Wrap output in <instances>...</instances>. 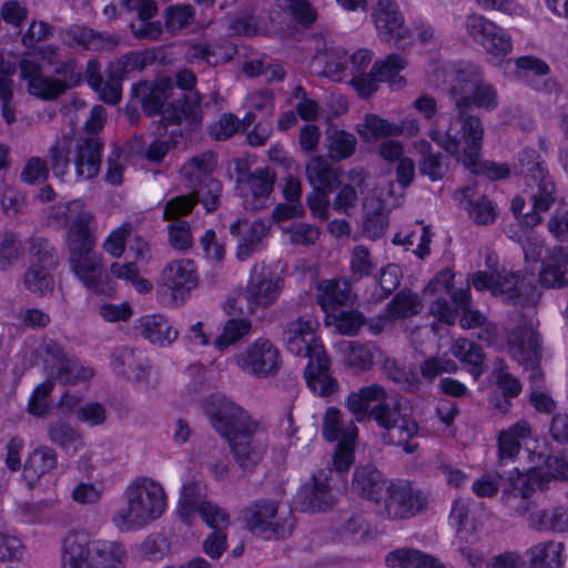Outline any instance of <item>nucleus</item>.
Returning <instances> with one entry per match:
<instances>
[{"instance_id":"nucleus-64","label":"nucleus","mask_w":568,"mask_h":568,"mask_svg":"<svg viewBox=\"0 0 568 568\" xmlns=\"http://www.w3.org/2000/svg\"><path fill=\"white\" fill-rule=\"evenodd\" d=\"M250 331L251 322L248 320L231 318L225 323L221 335L214 341V346L222 352L247 335Z\"/></svg>"},{"instance_id":"nucleus-19","label":"nucleus","mask_w":568,"mask_h":568,"mask_svg":"<svg viewBox=\"0 0 568 568\" xmlns=\"http://www.w3.org/2000/svg\"><path fill=\"white\" fill-rule=\"evenodd\" d=\"M318 328L320 323L313 315H303L287 323L283 333L287 351L298 357L308 358V362H315V358L324 361L326 351L318 337Z\"/></svg>"},{"instance_id":"nucleus-30","label":"nucleus","mask_w":568,"mask_h":568,"mask_svg":"<svg viewBox=\"0 0 568 568\" xmlns=\"http://www.w3.org/2000/svg\"><path fill=\"white\" fill-rule=\"evenodd\" d=\"M333 470L320 471L312 476L296 496V504L303 511H323L332 507L339 488L331 485Z\"/></svg>"},{"instance_id":"nucleus-22","label":"nucleus","mask_w":568,"mask_h":568,"mask_svg":"<svg viewBox=\"0 0 568 568\" xmlns=\"http://www.w3.org/2000/svg\"><path fill=\"white\" fill-rule=\"evenodd\" d=\"M406 65L407 61L403 57L393 53L376 61L368 74L353 77L351 83L362 98L371 97L377 90L378 82H387L392 90H398L406 82L399 74Z\"/></svg>"},{"instance_id":"nucleus-20","label":"nucleus","mask_w":568,"mask_h":568,"mask_svg":"<svg viewBox=\"0 0 568 568\" xmlns=\"http://www.w3.org/2000/svg\"><path fill=\"white\" fill-rule=\"evenodd\" d=\"M43 362V372L48 378L62 384L87 382L93 376V369L83 366L74 358L67 357L60 346L50 341L38 346V358Z\"/></svg>"},{"instance_id":"nucleus-33","label":"nucleus","mask_w":568,"mask_h":568,"mask_svg":"<svg viewBox=\"0 0 568 568\" xmlns=\"http://www.w3.org/2000/svg\"><path fill=\"white\" fill-rule=\"evenodd\" d=\"M316 300L326 315L343 307H352L356 302V294L348 280H322L316 285Z\"/></svg>"},{"instance_id":"nucleus-3","label":"nucleus","mask_w":568,"mask_h":568,"mask_svg":"<svg viewBox=\"0 0 568 568\" xmlns=\"http://www.w3.org/2000/svg\"><path fill=\"white\" fill-rule=\"evenodd\" d=\"M426 84L430 88L447 91L455 101L460 114L450 123L459 121V136L463 134L462 115L475 106L484 110H494L498 105V94L494 84L484 81L480 68L471 62H446L439 59L429 61L426 68ZM469 116H467L468 119ZM466 120V118H465Z\"/></svg>"},{"instance_id":"nucleus-17","label":"nucleus","mask_w":568,"mask_h":568,"mask_svg":"<svg viewBox=\"0 0 568 568\" xmlns=\"http://www.w3.org/2000/svg\"><path fill=\"white\" fill-rule=\"evenodd\" d=\"M322 434L327 442H337L333 457L334 470L337 474L348 470L355 459L357 426L353 420H345L342 412L331 406L324 414Z\"/></svg>"},{"instance_id":"nucleus-32","label":"nucleus","mask_w":568,"mask_h":568,"mask_svg":"<svg viewBox=\"0 0 568 568\" xmlns=\"http://www.w3.org/2000/svg\"><path fill=\"white\" fill-rule=\"evenodd\" d=\"M268 232L270 224L262 219L252 222L246 219H239L232 223L230 233L233 236H239L235 250L236 258L246 261L253 254L262 251L265 247Z\"/></svg>"},{"instance_id":"nucleus-52","label":"nucleus","mask_w":568,"mask_h":568,"mask_svg":"<svg viewBox=\"0 0 568 568\" xmlns=\"http://www.w3.org/2000/svg\"><path fill=\"white\" fill-rule=\"evenodd\" d=\"M529 525L537 530L567 531L568 507L559 506L551 510H539L530 514Z\"/></svg>"},{"instance_id":"nucleus-4","label":"nucleus","mask_w":568,"mask_h":568,"mask_svg":"<svg viewBox=\"0 0 568 568\" xmlns=\"http://www.w3.org/2000/svg\"><path fill=\"white\" fill-rule=\"evenodd\" d=\"M518 174L525 180L532 202V212L525 214L519 231H508V236L520 244L526 263H538L544 253V237L532 226L540 223V213L547 211L555 201V183L549 176L539 154L532 149L519 153Z\"/></svg>"},{"instance_id":"nucleus-60","label":"nucleus","mask_w":568,"mask_h":568,"mask_svg":"<svg viewBox=\"0 0 568 568\" xmlns=\"http://www.w3.org/2000/svg\"><path fill=\"white\" fill-rule=\"evenodd\" d=\"M342 349L345 353V362L349 367L358 371H367L374 361L375 347L356 342H344Z\"/></svg>"},{"instance_id":"nucleus-11","label":"nucleus","mask_w":568,"mask_h":568,"mask_svg":"<svg viewBox=\"0 0 568 568\" xmlns=\"http://www.w3.org/2000/svg\"><path fill=\"white\" fill-rule=\"evenodd\" d=\"M485 265L487 271H477L470 277L475 290L488 291L491 295L500 297L509 304L520 305L527 307L528 312H534L541 293L534 283L532 275L519 277L506 268L499 271L497 268L498 256L494 252H487Z\"/></svg>"},{"instance_id":"nucleus-55","label":"nucleus","mask_w":568,"mask_h":568,"mask_svg":"<svg viewBox=\"0 0 568 568\" xmlns=\"http://www.w3.org/2000/svg\"><path fill=\"white\" fill-rule=\"evenodd\" d=\"M356 136L345 130L328 132L325 139L328 156L336 161L351 158L356 150Z\"/></svg>"},{"instance_id":"nucleus-14","label":"nucleus","mask_w":568,"mask_h":568,"mask_svg":"<svg viewBox=\"0 0 568 568\" xmlns=\"http://www.w3.org/2000/svg\"><path fill=\"white\" fill-rule=\"evenodd\" d=\"M197 488V484L183 485L178 514L186 525H192L199 515L209 527L216 529L204 540L203 549L212 559H217L226 547V536L219 529L227 526L229 514L216 504L202 499L200 494L195 493Z\"/></svg>"},{"instance_id":"nucleus-13","label":"nucleus","mask_w":568,"mask_h":568,"mask_svg":"<svg viewBox=\"0 0 568 568\" xmlns=\"http://www.w3.org/2000/svg\"><path fill=\"white\" fill-rule=\"evenodd\" d=\"M125 549L115 541L90 540L84 532L65 536L61 568H124Z\"/></svg>"},{"instance_id":"nucleus-18","label":"nucleus","mask_w":568,"mask_h":568,"mask_svg":"<svg viewBox=\"0 0 568 568\" xmlns=\"http://www.w3.org/2000/svg\"><path fill=\"white\" fill-rule=\"evenodd\" d=\"M241 519L253 535L263 539L284 538L293 527L291 517L277 516V504L272 500H260L244 508Z\"/></svg>"},{"instance_id":"nucleus-26","label":"nucleus","mask_w":568,"mask_h":568,"mask_svg":"<svg viewBox=\"0 0 568 568\" xmlns=\"http://www.w3.org/2000/svg\"><path fill=\"white\" fill-rule=\"evenodd\" d=\"M282 278L275 271L264 263H257L252 267L245 297L248 308L267 307L273 304L280 295Z\"/></svg>"},{"instance_id":"nucleus-62","label":"nucleus","mask_w":568,"mask_h":568,"mask_svg":"<svg viewBox=\"0 0 568 568\" xmlns=\"http://www.w3.org/2000/svg\"><path fill=\"white\" fill-rule=\"evenodd\" d=\"M418 231H413L407 234L402 232L396 233L393 237V243L396 245H405L407 247L415 246L413 252L420 258L429 254V244L432 241V233L428 226L418 223Z\"/></svg>"},{"instance_id":"nucleus-28","label":"nucleus","mask_w":568,"mask_h":568,"mask_svg":"<svg viewBox=\"0 0 568 568\" xmlns=\"http://www.w3.org/2000/svg\"><path fill=\"white\" fill-rule=\"evenodd\" d=\"M374 22L379 37L386 42H393L403 50L412 44L413 36L404 26V18L393 0H378Z\"/></svg>"},{"instance_id":"nucleus-12","label":"nucleus","mask_w":568,"mask_h":568,"mask_svg":"<svg viewBox=\"0 0 568 568\" xmlns=\"http://www.w3.org/2000/svg\"><path fill=\"white\" fill-rule=\"evenodd\" d=\"M544 465L545 471L539 467H531L526 473L518 468L509 471V488L503 491V499L509 508L520 515L526 514L530 508L528 499L534 493L547 489L552 479L568 480V459L564 455L547 456Z\"/></svg>"},{"instance_id":"nucleus-9","label":"nucleus","mask_w":568,"mask_h":568,"mask_svg":"<svg viewBox=\"0 0 568 568\" xmlns=\"http://www.w3.org/2000/svg\"><path fill=\"white\" fill-rule=\"evenodd\" d=\"M217 158L213 152H205L193 156L181 169L182 176L189 186L196 190V196H175L164 206L163 219L174 220L186 215L199 201L207 213L214 212L220 205L222 184L212 178L216 168Z\"/></svg>"},{"instance_id":"nucleus-50","label":"nucleus","mask_w":568,"mask_h":568,"mask_svg":"<svg viewBox=\"0 0 568 568\" xmlns=\"http://www.w3.org/2000/svg\"><path fill=\"white\" fill-rule=\"evenodd\" d=\"M422 310L419 296L410 291L398 292L385 308L383 320L406 318L417 314Z\"/></svg>"},{"instance_id":"nucleus-31","label":"nucleus","mask_w":568,"mask_h":568,"mask_svg":"<svg viewBox=\"0 0 568 568\" xmlns=\"http://www.w3.org/2000/svg\"><path fill=\"white\" fill-rule=\"evenodd\" d=\"M161 280L176 305H182L199 285L196 266L187 258L169 263L162 272Z\"/></svg>"},{"instance_id":"nucleus-6","label":"nucleus","mask_w":568,"mask_h":568,"mask_svg":"<svg viewBox=\"0 0 568 568\" xmlns=\"http://www.w3.org/2000/svg\"><path fill=\"white\" fill-rule=\"evenodd\" d=\"M345 406L357 422L372 417L384 429L385 444L403 446L408 454L416 450V445L409 442L417 435L418 425L400 413L398 403L384 387L377 384L361 387L346 397Z\"/></svg>"},{"instance_id":"nucleus-7","label":"nucleus","mask_w":568,"mask_h":568,"mask_svg":"<svg viewBox=\"0 0 568 568\" xmlns=\"http://www.w3.org/2000/svg\"><path fill=\"white\" fill-rule=\"evenodd\" d=\"M452 302L454 306H450L447 300L438 298L429 306L432 315L439 323L447 326L444 328L447 334L449 333L448 327L456 323L458 314H460L459 325L462 328L470 329L480 327V333L478 334V338L480 341L497 351H507L509 353V339L514 338L515 344L526 346V329H529L530 327L531 329H535V320L532 318L534 312H527L530 316L528 323L523 326H518L517 329L513 332H507L494 323L486 322V317L483 313L471 308V293L468 286L454 291L452 293Z\"/></svg>"},{"instance_id":"nucleus-38","label":"nucleus","mask_w":568,"mask_h":568,"mask_svg":"<svg viewBox=\"0 0 568 568\" xmlns=\"http://www.w3.org/2000/svg\"><path fill=\"white\" fill-rule=\"evenodd\" d=\"M102 143L90 136L78 142L73 164L78 180H90L98 175L101 165Z\"/></svg>"},{"instance_id":"nucleus-47","label":"nucleus","mask_w":568,"mask_h":568,"mask_svg":"<svg viewBox=\"0 0 568 568\" xmlns=\"http://www.w3.org/2000/svg\"><path fill=\"white\" fill-rule=\"evenodd\" d=\"M474 195V189L464 187L460 191L459 202L468 211L469 216L478 224H488L495 221L497 209L494 202L486 196H481L473 202L470 197Z\"/></svg>"},{"instance_id":"nucleus-34","label":"nucleus","mask_w":568,"mask_h":568,"mask_svg":"<svg viewBox=\"0 0 568 568\" xmlns=\"http://www.w3.org/2000/svg\"><path fill=\"white\" fill-rule=\"evenodd\" d=\"M382 499L387 515L394 518L410 517L422 507L420 496L403 483L388 484Z\"/></svg>"},{"instance_id":"nucleus-25","label":"nucleus","mask_w":568,"mask_h":568,"mask_svg":"<svg viewBox=\"0 0 568 568\" xmlns=\"http://www.w3.org/2000/svg\"><path fill=\"white\" fill-rule=\"evenodd\" d=\"M498 457L500 463L514 462L524 450L530 462L541 459L542 454L537 452L538 442L531 436V429L524 419L501 430L497 437Z\"/></svg>"},{"instance_id":"nucleus-43","label":"nucleus","mask_w":568,"mask_h":568,"mask_svg":"<svg viewBox=\"0 0 568 568\" xmlns=\"http://www.w3.org/2000/svg\"><path fill=\"white\" fill-rule=\"evenodd\" d=\"M493 374L497 387L501 390L503 398L491 396L490 403L500 413H507L511 407V399L517 397L521 392V383L516 376L508 372L507 366L501 359L496 362Z\"/></svg>"},{"instance_id":"nucleus-5","label":"nucleus","mask_w":568,"mask_h":568,"mask_svg":"<svg viewBox=\"0 0 568 568\" xmlns=\"http://www.w3.org/2000/svg\"><path fill=\"white\" fill-rule=\"evenodd\" d=\"M204 415L212 427L225 438L241 468L247 470L262 459V449L253 444V436L262 424L224 394L214 393L202 400Z\"/></svg>"},{"instance_id":"nucleus-58","label":"nucleus","mask_w":568,"mask_h":568,"mask_svg":"<svg viewBox=\"0 0 568 568\" xmlns=\"http://www.w3.org/2000/svg\"><path fill=\"white\" fill-rule=\"evenodd\" d=\"M276 6L287 19L304 27L317 18L316 10L306 0H276Z\"/></svg>"},{"instance_id":"nucleus-27","label":"nucleus","mask_w":568,"mask_h":568,"mask_svg":"<svg viewBox=\"0 0 568 568\" xmlns=\"http://www.w3.org/2000/svg\"><path fill=\"white\" fill-rule=\"evenodd\" d=\"M372 58L373 53L367 49H358L352 55L342 48L333 49L324 55L323 74L335 82L362 75Z\"/></svg>"},{"instance_id":"nucleus-44","label":"nucleus","mask_w":568,"mask_h":568,"mask_svg":"<svg viewBox=\"0 0 568 568\" xmlns=\"http://www.w3.org/2000/svg\"><path fill=\"white\" fill-rule=\"evenodd\" d=\"M529 568H561L565 565L564 544L542 541L530 547L526 552Z\"/></svg>"},{"instance_id":"nucleus-8","label":"nucleus","mask_w":568,"mask_h":568,"mask_svg":"<svg viewBox=\"0 0 568 568\" xmlns=\"http://www.w3.org/2000/svg\"><path fill=\"white\" fill-rule=\"evenodd\" d=\"M446 119L440 116L437 128L432 130L429 135L446 152L456 156L458 162L471 173L484 175L490 180H500L509 174V169L504 164H498L493 161H480V149L484 129L479 118L471 116L464 120L462 124L463 134L459 136V121L450 123V126L445 131L440 128L444 126L440 122Z\"/></svg>"},{"instance_id":"nucleus-46","label":"nucleus","mask_w":568,"mask_h":568,"mask_svg":"<svg viewBox=\"0 0 568 568\" xmlns=\"http://www.w3.org/2000/svg\"><path fill=\"white\" fill-rule=\"evenodd\" d=\"M450 352L467 367L474 378H478L483 374L484 353L474 342L467 338H458L452 345Z\"/></svg>"},{"instance_id":"nucleus-16","label":"nucleus","mask_w":568,"mask_h":568,"mask_svg":"<svg viewBox=\"0 0 568 568\" xmlns=\"http://www.w3.org/2000/svg\"><path fill=\"white\" fill-rule=\"evenodd\" d=\"M527 345L515 344L509 339V354L526 371H530V402L541 413H550L555 408V402L544 389V375L539 367L540 362V338L535 329H526Z\"/></svg>"},{"instance_id":"nucleus-36","label":"nucleus","mask_w":568,"mask_h":568,"mask_svg":"<svg viewBox=\"0 0 568 568\" xmlns=\"http://www.w3.org/2000/svg\"><path fill=\"white\" fill-rule=\"evenodd\" d=\"M129 11H136L140 24L131 23L130 28L133 36L138 39L158 40L163 28L160 21H151L158 12V6L154 0H122Z\"/></svg>"},{"instance_id":"nucleus-57","label":"nucleus","mask_w":568,"mask_h":568,"mask_svg":"<svg viewBox=\"0 0 568 568\" xmlns=\"http://www.w3.org/2000/svg\"><path fill=\"white\" fill-rule=\"evenodd\" d=\"M394 130L395 123L373 113L366 114L364 121L356 126L358 135L366 142L395 136Z\"/></svg>"},{"instance_id":"nucleus-59","label":"nucleus","mask_w":568,"mask_h":568,"mask_svg":"<svg viewBox=\"0 0 568 568\" xmlns=\"http://www.w3.org/2000/svg\"><path fill=\"white\" fill-rule=\"evenodd\" d=\"M503 73L508 75V69L514 68V74L518 79H525L530 73L537 77L547 75L549 72L548 64L541 59L534 55L519 57L514 63L510 60L504 61L500 64Z\"/></svg>"},{"instance_id":"nucleus-1","label":"nucleus","mask_w":568,"mask_h":568,"mask_svg":"<svg viewBox=\"0 0 568 568\" xmlns=\"http://www.w3.org/2000/svg\"><path fill=\"white\" fill-rule=\"evenodd\" d=\"M134 93L141 97L143 110L152 114H161V119L150 125V132L156 136L144 152L150 162H161L169 150L175 148L183 138L180 125L186 122L199 126L202 121L200 97L193 101L175 100V89L170 78H159L154 82L136 84Z\"/></svg>"},{"instance_id":"nucleus-24","label":"nucleus","mask_w":568,"mask_h":568,"mask_svg":"<svg viewBox=\"0 0 568 568\" xmlns=\"http://www.w3.org/2000/svg\"><path fill=\"white\" fill-rule=\"evenodd\" d=\"M475 503L471 498L456 499L450 509L449 524L456 530V542L459 551L467 558L474 567L483 561V556L478 552H471L467 544H474L477 540L478 521L474 517L473 509Z\"/></svg>"},{"instance_id":"nucleus-53","label":"nucleus","mask_w":568,"mask_h":568,"mask_svg":"<svg viewBox=\"0 0 568 568\" xmlns=\"http://www.w3.org/2000/svg\"><path fill=\"white\" fill-rule=\"evenodd\" d=\"M245 103L250 110L246 112L242 120L243 129H247L255 122V112L270 119L275 109L274 97L268 90L265 89L247 94Z\"/></svg>"},{"instance_id":"nucleus-42","label":"nucleus","mask_w":568,"mask_h":568,"mask_svg":"<svg viewBox=\"0 0 568 568\" xmlns=\"http://www.w3.org/2000/svg\"><path fill=\"white\" fill-rule=\"evenodd\" d=\"M236 50L230 43H190L185 52L187 63H207L217 65L230 61Z\"/></svg>"},{"instance_id":"nucleus-56","label":"nucleus","mask_w":568,"mask_h":568,"mask_svg":"<svg viewBox=\"0 0 568 568\" xmlns=\"http://www.w3.org/2000/svg\"><path fill=\"white\" fill-rule=\"evenodd\" d=\"M325 325L334 327L342 335H356L364 323V316L356 310H338L325 315Z\"/></svg>"},{"instance_id":"nucleus-45","label":"nucleus","mask_w":568,"mask_h":568,"mask_svg":"<svg viewBox=\"0 0 568 568\" xmlns=\"http://www.w3.org/2000/svg\"><path fill=\"white\" fill-rule=\"evenodd\" d=\"M305 171L313 189L332 191L341 180V171L333 169L322 156L311 158L306 163Z\"/></svg>"},{"instance_id":"nucleus-51","label":"nucleus","mask_w":568,"mask_h":568,"mask_svg":"<svg viewBox=\"0 0 568 568\" xmlns=\"http://www.w3.org/2000/svg\"><path fill=\"white\" fill-rule=\"evenodd\" d=\"M321 235V227L306 222H293L282 227L283 241L291 245L310 247L318 242Z\"/></svg>"},{"instance_id":"nucleus-21","label":"nucleus","mask_w":568,"mask_h":568,"mask_svg":"<svg viewBox=\"0 0 568 568\" xmlns=\"http://www.w3.org/2000/svg\"><path fill=\"white\" fill-rule=\"evenodd\" d=\"M235 363L244 373L266 378L278 372L282 362L278 348L270 339L261 337L236 353Z\"/></svg>"},{"instance_id":"nucleus-48","label":"nucleus","mask_w":568,"mask_h":568,"mask_svg":"<svg viewBox=\"0 0 568 568\" xmlns=\"http://www.w3.org/2000/svg\"><path fill=\"white\" fill-rule=\"evenodd\" d=\"M389 568H444L435 558L414 549H399L387 555Z\"/></svg>"},{"instance_id":"nucleus-49","label":"nucleus","mask_w":568,"mask_h":568,"mask_svg":"<svg viewBox=\"0 0 568 568\" xmlns=\"http://www.w3.org/2000/svg\"><path fill=\"white\" fill-rule=\"evenodd\" d=\"M34 27L36 20H32L29 29L22 36V44L28 49V51L19 61L20 78L28 82V92L31 95H36V52L33 51L36 47V37L33 33Z\"/></svg>"},{"instance_id":"nucleus-35","label":"nucleus","mask_w":568,"mask_h":568,"mask_svg":"<svg viewBox=\"0 0 568 568\" xmlns=\"http://www.w3.org/2000/svg\"><path fill=\"white\" fill-rule=\"evenodd\" d=\"M568 245H556L541 264L539 282L547 288H561L568 285Z\"/></svg>"},{"instance_id":"nucleus-15","label":"nucleus","mask_w":568,"mask_h":568,"mask_svg":"<svg viewBox=\"0 0 568 568\" xmlns=\"http://www.w3.org/2000/svg\"><path fill=\"white\" fill-rule=\"evenodd\" d=\"M160 49L152 48L122 55L109 65V77L104 81L100 74V64L97 60H90L87 65L85 77L90 88L100 99L109 104H116L121 99V81L132 71H141L158 59Z\"/></svg>"},{"instance_id":"nucleus-41","label":"nucleus","mask_w":568,"mask_h":568,"mask_svg":"<svg viewBox=\"0 0 568 568\" xmlns=\"http://www.w3.org/2000/svg\"><path fill=\"white\" fill-rule=\"evenodd\" d=\"M387 486L382 473L372 465L357 467L354 473L352 488L363 498L379 503Z\"/></svg>"},{"instance_id":"nucleus-10","label":"nucleus","mask_w":568,"mask_h":568,"mask_svg":"<svg viewBox=\"0 0 568 568\" xmlns=\"http://www.w3.org/2000/svg\"><path fill=\"white\" fill-rule=\"evenodd\" d=\"M125 506L113 516V524L122 531L138 530L159 519L168 508V498L161 483L146 476L132 480L124 491Z\"/></svg>"},{"instance_id":"nucleus-63","label":"nucleus","mask_w":568,"mask_h":568,"mask_svg":"<svg viewBox=\"0 0 568 568\" xmlns=\"http://www.w3.org/2000/svg\"><path fill=\"white\" fill-rule=\"evenodd\" d=\"M80 80V72L70 71V75L64 74V80L43 78L38 73V98L51 100L62 94L67 88L75 85Z\"/></svg>"},{"instance_id":"nucleus-29","label":"nucleus","mask_w":568,"mask_h":568,"mask_svg":"<svg viewBox=\"0 0 568 568\" xmlns=\"http://www.w3.org/2000/svg\"><path fill=\"white\" fill-rule=\"evenodd\" d=\"M275 178L268 168H257L253 172L240 175L236 192L246 210H261L266 206L273 192Z\"/></svg>"},{"instance_id":"nucleus-39","label":"nucleus","mask_w":568,"mask_h":568,"mask_svg":"<svg viewBox=\"0 0 568 568\" xmlns=\"http://www.w3.org/2000/svg\"><path fill=\"white\" fill-rule=\"evenodd\" d=\"M323 359L315 358V362H308L304 376L307 387L314 395L329 397L337 392L338 384L329 373L331 361L327 353Z\"/></svg>"},{"instance_id":"nucleus-54","label":"nucleus","mask_w":568,"mask_h":568,"mask_svg":"<svg viewBox=\"0 0 568 568\" xmlns=\"http://www.w3.org/2000/svg\"><path fill=\"white\" fill-rule=\"evenodd\" d=\"M111 368L114 374L140 381L144 377V367L138 364L135 353L126 347L116 348L111 354Z\"/></svg>"},{"instance_id":"nucleus-40","label":"nucleus","mask_w":568,"mask_h":568,"mask_svg":"<svg viewBox=\"0 0 568 568\" xmlns=\"http://www.w3.org/2000/svg\"><path fill=\"white\" fill-rule=\"evenodd\" d=\"M63 42L71 48H81L85 50H103L116 44L114 37L95 32L84 26H71L62 34Z\"/></svg>"},{"instance_id":"nucleus-61","label":"nucleus","mask_w":568,"mask_h":568,"mask_svg":"<svg viewBox=\"0 0 568 568\" xmlns=\"http://www.w3.org/2000/svg\"><path fill=\"white\" fill-rule=\"evenodd\" d=\"M194 9L191 4H172L164 9V26L169 33L176 34L194 21Z\"/></svg>"},{"instance_id":"nucleus-2","label":"nucleus","mask_w":568,"mask_h":568,"mask_svg":"<svg viewBox=\"0 0 568 568\" xmlns=\"http://www.w3.org/2000/svg\"><path fill=\"white\" fill-rule=\"evenodd\" d=\"M52 227L69 226L70 264L75 276L94 293H105L101 258L93 251L94 239L89 225L92 214L81 200L38 207V221Z\"/></svg>"},{"instance_id":"nucleus-37","label":"nucleus","mask_w":568,"mask_h":568,"mask_svg":"<svg viewBox=\"0 0 568 568\" xmlns=\"http://www.w3.org/2000/svg\"><path fill=\"white\" fill-rule=\"evenodd\" d=\"M138 328L146 341L160 347L170 346L179 337V331L160 313L141 316L138 320Z\"/></svg>"},{"instance_id":"nucleus-23","label":"nucleus","mask_w":568,"mask_h":568,"mask_svg":"<svg viewBox=\"0 0 568 568\" xmlns=\"http://www.w3.org/2000/svg\"><path fill=\"white\" fill-rule=\"evenodd\" d=\"M394 183L387 185V197L384 199V191L379 190L378 194L366 196L363 202V235L369 240H377L384 235L388 223L389 211L402 204L403 194H394Z\"/></svg>"}]
</instances>
